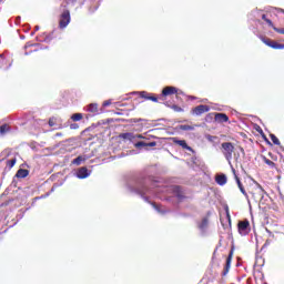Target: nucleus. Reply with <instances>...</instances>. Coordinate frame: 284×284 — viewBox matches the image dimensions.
<instances>
[{"mask_svg":"<svg viewBox=\"0 0 284 284\" xmlns=\"http://www.w3.org/2000/svg\"><path fill=\"white\" fill-rule=\"evenodd\" d=\"M28 174H30V171H28L27 169H19L16 173V178L17 179H26L28 176Z\"/></svg>","mask_w":284,"mask_h":284,"instance_id":"dca6fc26","label":"nucleus"},{"mask_svg":"<svg viewBox=\"0 0 284 284\" xmlns=\"http://www.w3.org/2000/svg\"><path fill=\"white\" fill-rule=\"evenodd\" d=\"M225 267H227V270H230V267H232V253H230V255L226 258Z\"/></svg>","mask_w":284,"mask_h":284,"instance_id":"bb28decb","label":"nucleus"},{"mask_svg":"<svg viewBox=\"0 0 284 284\" xmlns=\"http://www.w3.org/2000/svg\"><path fill=\"white\" fill-rule=\"evenodd\" d=\"M215 121H217V123H227V121H230V118L225 113H216Z\"/></svg>","mask_w":284,"mask_h":284,"instance_id":"9d476101","label":"nucleus"},{"mask_svg":"<svg viewBox=\"0 0 284 284\" xmlns=\"http://www.w3.org/2000/svg\"><path fill=\"white\" fill-rule=\"evenodd\" d=\"M70 129L71 130H79V124L72 123V124H70Z\"/></svg>","mask_w":284,"mask_h":284,"instance_id":"e433bc0d","label":"nucleus"},{"mask_svg":"<svg viewBox=\"0 0 284 284\" xmlns=\"http://www.w3.org/2000/svg\"><path fill=\"white\" fill-rule=\"evenodd\" d=\"M57 136H61V133H57Z\"/></svg>","mask_w":284,"mask_h":284,"instance_id":"49530a36","label":"nucleus"},{"mask_svg":"<svg viewBox=\"0 0 284 284\" xmlns=\"http://www.w3.org/2000/svg\"><path fill=\"white\" fill-rule=\"evenodd\" d=\"M87 111L91 112L92 114H99V104L98 103H91L87 106Z\"/></svg>","mask_w":284,"mask_h":284,"instance_id":"f3484780","label":"nucleus"},{"mask_svg":"<svg viewBox=\"0 0 284 284\" xmlns=\"http://www.w3.org/2000/svg\"><path fill=\"white\" fill-rule=\"evenodd\" d=\"M270 136L274 145H281V141L278 140V138H276L274 134H271Z\"/></svg>","mask_w":284,"mask_h":284,"instance_id":"a878e982","label":"nucleus"},{"mask_svg":"<svg viewBox=\"0 0 284 284\" xmlns=\"http://www.w3.org/2000/svg\"><path fill=\"white\" fill-rule=\"evenodd\" d=\"M270 48H273V50H284V44H281L273 40L270 44Z\"/></svg>","mask_w":284,"mask_h":284,"instance_id":"6ab92c4d","label":"nucleus"},{"mask_svg":"<svg viewBox=\"0 0 284 284\" xmlns=\"http://www.w3.org/2000/svg\"><path fill=\"white\" fill-rule=\"evenodd\" d=\"M178 128H179V130H182L183 132H192V131H194V126L189 125V124H181Z\"/></svg>","mask_w":284,"mask_h":284,"instance_id":"a211bd4d","label":"nucleus"},{"mask_svg":"<svg viewBox=\"0 0 284 284\" xmlns=\"http://www.w3.org/2000/svg\"><path fill=\"white\" fill-rule=\"evenodd\" d=\"M139 121H143L142 119L134 120V123H139Z\"/></svg>","mask_w":284,"mask_h":284,"instance_id":"c03bdc74","label":"nucleus"},{"mask_svg":"<svg viewBox=\"0 0 284 284\" xmlns=\"http://www.w3.org/2000/svg\"><path fill=\"white\" fill-rule=\"evenodd\" d=\"M229 273H230V268L224 267V270L222 272V276H227Z\"/></svg>","mask_w":284,"mask_h":284,"instance_id":"4c0bfd02","label":"nucleus"},{"mask_svg":"<svg viewBox=\"0 0 284 284\" xmlns=\"http://www.w3.org/2000/svg\"><path fill=\"white\" fill-rule=\"evenodd\" d=\"M261 18L263 19V21H265V19H267V16H266L265 13H263V14L261 16Z\"/></svg>","mask_w":284,"mask_h":284,"instance_id":"a19ab883","label":"nucleus"},{"mask_svg":"<svg viewBox=\"0 0 284 284\" xmlns=\"http://www.w3.org/2000/svg\"><path fill=\"white\" fill-rule=\"evenodd\" d=\"M174 143L176 145H180L181 148H183V150H187L189 152H192V148L190 145H187V142H185V140H176L174 139Z\"/></svg>","mask_w":284,"mask_h":284,"instance_id":"ddd939ff","label":"nucleus"},{"mask_svg":"<svg viewBox=\"0 0 284 284\" xmlns=\"http://www.w3.org/2000/svg\"><path fill=\"white\" fill-rule=\"evenodd\" d=\"M121 138L126 139L128 141H132L134 139V133H123Z\"/></svg>","mask_w":284,"mask_h":284,"instance_id":"393cba45","label":"nucleus"},{"mask_svg":"<svg viewBox=\"0 0 284 284\" xmlns=\"http://www.w3.org/2000/svg\"><path fill=\"white\" fill-rule=\"evenodd\" d=\"M135 148H156V142H145V141H139L134 144Z\"/></svg>","mask_w":284,"mask_h":284,"instance_id":"6e6552de","label":"nucleus"},{"mask_svg":"<svg viewBox=\"0 0 284 284\" xmlns=\"http://www.w3.org/2000/svg\"><path fill=\"white\" fill-rule=\"evenodd\" d=\"M222 153L225 156L233 174H236V169H234V165H232V154H234V144L231 142H224L222 143Z\"/></svg>","mask_w":284,"mask_h":284,"instance_id":"f03ea898","label":"nucleus"},{"mask_svg":"<svg viewBox=\"0 0 284 284\" xmlns=\"http://www.w3.org/2000/svg\"><path fill=\"white\" fill-rule=\"evenodd\" d=\"M205 112H210V106L205 104H200L192 110V114H195V116H201V114H205Z\"/></svg>","mask_w":284,"mask_h":284,"instance_id":"39448f33","label":"nucleus"},{"mask_svg":"<svg viewBox=\"0 0 284 284\" xmlns=\"http://www.w3.org/2000/svg\"><path fill=\"white\" fill-rule=\"evenodd\" d=\"M49 125H50V128H54V119L49 120Z\"/></svg>","mask_w":284,"mask_h":284,"instance_id":"58836bf2","label":"nucleus"},{"mask_svg":"<svg viewBox=\"0 0 284 284\" xmlns=\"http://www.w3.org/2000/svg\"><path fill=\"white\" fill-rule=\"evenodd\" d=\"M237 230L241 236H247L250 234V222L248 221L239 222Z\"/></svg>","mask_w":284,"mask_h":284,"instance_id":"20e7f679","label":"nucleus"},{"mask_svg":"<svg viewBox=\"0 0 284 284\" xmlns=\"http://www.w3.org/2000/svg\"><path fill=\"white\" fill-rule=\"evenodd\" d=\"M141 99H145V101H150V93L148 91L139 92Z\"/></svg>","mask_w":284,"mask_h":284,"instance_id":"5701e85b","label":"nucleus"},{"mask_svg":"<svg viewBox=\"0 0 284 284\" xmlns=\"http://www.w3.org/2000/svg\"><path fill=\"white\" fill-rule=\"evenodd\" d=\"M70 21H72V18L70 17V10L63 9L62 13L60 14L59 29L65 30V27L70 26Z\"/></svg>","mask_w":284,"mask_h":284,"instance_id":"7ed1b4c3","label":"nucleus"},{"mask_svg":"<svg viewBox=\"0 0 284 284\" xmlns=\"http://www.w3.org/2000/svg\"><path fill=\"white\" fill-rule=\"evenodd\" d=\"M257 194H260L262 199L265 195V190H263V186H261V184H257Z\"/></svg>","mask_w":284,"mask_h":284,"instance_id":"cd10ccee","label":"nucleus"},{"mask_svg":"<svg viewBox=\"0 0 284 284\" xmlns=\"http://www.w3.org/2000/svg\"><path fill=\"white\" fill-rule=\"evenodd\" d=\"M273 30H274L275 32H277L278 34H284V28L278 29V28H276V27H273Z\"/></svg>","mask_w":284,"mask_h":284,"instance_id":"2f4dec72","label":"nucleus"},{"mask_svg":"<svg viewBox=\"0 0 284 284\" xmlns=\"http://www.w3.org/2000/svg\"><path fill=\"white\" fill-rule=\"evenodd\" d=\"M88 155H80L75 159L72 160V165H81V163H85V161H88Z\"/></svg>","mask_w":284,"mask_h":284,"instance_id":"4468645a","label":"nucleus"},{"mask_svg":"<svg viewBox=\"0 0 284 284\" xmlns=\"http://www.w3.org/2000/svg\"><path fill=\"white\" fill-rule=\"evenodd\" d=\"M81 119H83L82 113H75L71 115V121H81Z\"/></svg>","mask_w":284,"mask_h":284,"instance_id":"b1692460","label":"nucleus"},{"mask_svg":"<svg viewBox=\"0 0 284 284\" xmlns=\"http://www.w3.org/2000/svg\"><path fill=\"white\" fill-rule=\"evenodd\" d=\"M199 229L201 230V232H205V230H207V217H204L202 220V222L199 225Z\"/></svg>","mask_w":284,"mask_h":284,"instance_id":"412c9836","label":"nucleus"},{"mask_svg":"<svg viewBox=\"0 0 284 284\" xmlns=\"http://www.w3.org/2000/svg\"><path fill=\"white\" fill-rule=\"evenodd\" d=\"M252 14L254 16L255 19H258L261 17V11L255 10L252 12Z\"/></svg>","mask_w":284,"mask_h":284,"instance_id":"473e14b6","label":"nucleus"},{"mask_svg":"<svg viewBox=\"0 0 284 284\" xmlns=\"http://www.w3.org/2000/svg\"><path fill=\"white\" fill-rule=\"evenodd\" d=\"M171 108H172V110H174V112H183V108H181L176 104H173Z\"/></svg>","mask_w":284,"mask_h":284,"instance_id":"7c9ffc66","label":"nucleus"},{"mask_svg":"<svg viewBox=\"0 0 284 284\" xmlns=\"http://www.w3.org/2000/svg\"><path fill=\"white\" fill-rule=\"evenodd\" d=\"M39 30V26H36L34 32H38Z\"/></svg>","mask_w":284,"mask_h":284,"instance_id":"a18cd8bd","label":"nucleus"},{"mask_svg":"<svg viewBox=\"0 0 284 284\" xmlns=\"http://www.w3.org/2000/svg\"><path fill=\"white\" fill-rule=\"evenodd\" d=\"M265 22L267 23V26H270V28H275L274 22H272V20L265 19Z\"/></svg>","mask_w":284,"mask_h":284,"instance_id":"c9c22d12","label":"nucleus"},{"mask_svg":"<svg viewBox=\"0 0 284 284\" xmlns=\"http://www.w3.org/2000/svg\"><path fill=\"white\" fill-rule=\"evenodd\" d=\"M235 176L236 184L239 186L240 192L247 199V192L245 191V187L243 186V183H241V179L236 173H233Z\"/></svg>","mask_w":284,"mask_h":284,"instance_id":"f8f14e48","label":"nucleus"},{"mask_svg":"<svg viewBox=\"0 0 284 284\" xmlns=\"http://www.w3.org/2000/svg\"><path fill=\"white\" fill-rule=\"evenodd\" d=\"M12 132V128L10 124H2L0 125V136H6Z\"/></svg>","mask_w":284,"mask_h":284,"instance_id":"1a4fd4ad","label":"nucleus"},{"mask_svg":"<svg viewBox=\"0 0 284 284\" xmlns=\"http://www.w3.org/2000/svg\"><path fill=\"white\" fill-rule=\"evenodd\" d=\"M260 39L263 41V43H265V45H268V48H270V45H272V41H273V40H271V39H265L264 37H260Z\"/></svg>","mask_w":284,"mask_h":284,"instance_id":"c85d7f7f","label":"nucleus"},{"mask_svg":"<svg viewBox=\"0 0 284 284\" xmlns=\"http://www.w3.org/2000/svg\"><path fill=\"white\" fill-rule=\"evenodd\" d=\"M260 133L263 134V130H261Z\"/></svg>","mask_w":284,"mask_h":284,"instance_id":"de8ad7c7","label":"nucleus"},{"mask_svg":"<svg viewBox=\"0 0 284 284\" xmlns=\"http://www.w3.org/2000/svg\"><path fill=\"white\" fill-rule=\"evenodd\" d=\"M90 174H92V172L89 171L88 168L82 166V168L78 169L75 176H77V179H88V176H90Z\"/></svg>","mask_w":284,"mask_h":284,"instance_id":"423d86ee","label":"nucleus"},{"mask_svg":"<svg viewBox=\"0 0 284 284\" xmlns=\"http://www.w3.org/2000/svg\"><path fill=\"white\" fill-rule=\"evenodd\" d=\"M149 101H153L154 103H159V98L154 97V95H151L149 98Z\"/></svg>","mask_w":284,"mask_h":284,"instance_id":"72a5a7b5","label":"nucleus"},{"mask_svg":"<svg viewBox=\"0 0 284 284\" xmlns=\"http://www.w3.org/2000/svg\"><path fill=\"white\" fill-rule=\"evenodd\" d=\"M14 165H17V158L12 156L8 160H6V170H11L14 168Z\"/></svg>","mask_w":284,"mask_h":284,"instance_id":"2eb2a0df","label":"nucleus"},{"mask_svg":"<svg viewBox=\"0 0 284 284\" xmlns=\"http://www.w3.org/2000/svg\"><path fill=\"white\" fill-rule=\"evenodd\" d=\"M32 45H34V44L27 43L26 48H32Z\"/></svg>","mask_w":284,"mask_h":284,"instance_id":"37998d69","label":"nucleus"},{"mask_svg":"<svg viewBox=\"0 0 284 284\" xmlns=\"http://www.w3.org/2000/svg\"><path fill=\"white\" fill-rule=\"evenodd\" d=\"M215 183H217V185H225L227 183V176L225 174H217L215 176Z\"/></svg>","mask_w":284,"mask_h":284,"instance_id":"9b49d317","label":"nucleus"},{"mask_svg":"<svg viewBox=\"0 0 284 284\" xmlns=\"http://www.w3.org/2000/svg\"><path fill=\"white\" fill-rule=\"evenodd\" d=\"M263 161H264V163H266V165H268V168H271L272 170H274V168H276V163H274V161L267 159L266 156H263Z\"/></svg>","mask_w":284,"mask_h":284,"instance_id":"aec40b11","label":"nucleus"},{"mask_svg":"<svg viewBox=\"0 0 284 284\" xmlns=\"http://www.w3.org/2000/svg\"><path fill=\"white\" fill-rule=\"evenodd\" d=\"M7 156H10V154L8 153V151H3V152L0 154V163H1V161H4Z\"/></svg>","mask_w":284,"mask_h":284,"instance_id":"c756f323","label":"nucleus"},{"mask_svg":"<svg viewBox=\"0 0 284 284\" xmlns=\"http://www.w3.org/2000/svg\"><path fill=\"white\" fill-rule=\"evenodd\" d=\"M172 94H179V89H176L175 87H165L162 90V97H170Z\"/></svg>","mask_w":284,"mask_h":284,"instance_id":"0eeeda50","label":"nucleus"},{"mask_svg":"<svg viewBox=\"0 0 284 284\" xmlns=\"http://www.w3.org/2000/svg\"><path fill=\"white\" fill-rule=\"evenodd\" d=\"M134 139H148V138L143 136V134H135Z\"/></svg>","mask_w":284,"mask_h":284,"instance_id":"ea45409f","label":"nucleus"},{"mask_svg":"<svg viewBox=\"0 0 284 284\" xmlns=\"http://www.w3.org/2000/svg\"><path fill=\"white\" fill-rule=\"evenodd\" d=\"M128 189L130 192L134 194H139L144 199L146 203L148 194H152L153 196H159L160 192H172L173 196L178 199L180 203L185 201V193L183 192V187L178 185H172L169 189L159 184L158 181L152 180V178H138L133 182L128 184Z\"/></svg>","mask_w":284,"mask_h":284,"instance_id":"f257e3e1","label":"nucleus"},{"mask_svg":"<svg viewBox=\"0 0 284 284\" xmlns=\"http://www.w3.org/2000/svg\"><path fill=\"white\" fill-rule=\"evenodd\" d=\"M103 108H108V105H112V100H106L103 102Z\"/></svg>","mask_w":284,"mask_h":284,"instance_id":"f704fd0d","label":"nucleus"},{"mask_svg":"<svg viewBox=\"0 0 284 284\" xmlns=\"http://www.w3.org/2000/svg\"><path fill=\"white\" fill-rule=\"evenodd\" d=\"M154 210L156 211L158 214H165V209H163L162 206H159L155 203H152Z\"/></svg>","mask_w":284,"mask_h":284,"instance_id":"4be33fe9","label":"nucleus"},{"mask_svg":"<svg viewBox=\"0 0 284 284\" xmlns=\"http://www.w3.org/2000/svg\"><path fill=\"white\" fill-rule=\"evenodd\" d=\"M1 63H4L3 53L0 54Z\"/></svg>","mask_w":284,"mask_h":284,"instance_id":"79ce46f5","label":"nucleus"}]
</instances>
